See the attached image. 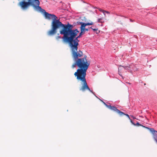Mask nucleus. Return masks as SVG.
Returning a JSON list of instances; mask_svg holds the SVG:
<instances>
[{
    "mask_svg": "<svg viewBox=\"0 0 157 157\" xmlns=\"http://www.w3.org/2000/svg\"><path fill=\"white\" fill-rule=\"evenodd\" d=\"M93 24V23L92 22H91V23H90V25H91Z\"/></svg>",
    "mask_w": 157,
    "mask_h": 157,
    "instance_id": "nucleus-17",
    "label": "nucleus"
},
{
    "mask_svg": "<svg viewBox=\"0 0 157 157\" xmlns=\"http://www.w3.org/2000/svg\"><path fill=\"white\" fill-rule=\"evenodd\" d=\"M85 26H82V27L81 28H80V31H82V33H85V32L86 31H89V29L87 28H85Z\"/></svg>",
    "mask_w": 157,
    "mask_h": 157,
    "instance_id": "nucleus-6",
    "label": "nucleus"
},
{
    "mask_svg": "<svg viewBox=\"0 0 157 157\" xmlns=\"http://www.w3.org/2000/svg\"><path fill=\"white\" fill-rule=\"evenodd\" d=\"M105 13H108V14H109L110 13V12H109L105 10Z\"/></svg>",
    "mask_w": 157,
    "mask_h": 157,
    "instance_id": "nucleus-16",
    "label": "nucleus"
},
{
    "mask_svg": "<svg viewBox=\"0 0 157 157\" xmlns=\"http://www.w3.org/2000/svg\"><path fill=\"white\" fill-rule=\"evenodd\" d=\"M103 102L104 104L109 109L116 112L117 113H121V114H123V113H122V112L118 109L116 107L114 106H112L110 105H109L107 104L104 101H103Z\"/></svg>",
    "mask_w": 157,
    "mask_h": 157,
    "instance_id": "nucleus-3",
    "label": "nucleus"
},
{
    "mask_svg": "<svg viewBox=\"0 0 157 157\" xmlns=\"http://www.w3.org/2000/svg\"><path fill=\"white\" fill-rule=\"evenodd\" d=\"M118 16H121V17H124V18H127V17H125L124 16H123L121 15H117Z\"/></svg>",
    "mask_w": 157,
    "mask_h": 157,
    "instance_id": "nucleus-15",
    "label": "nucleus"
},
{
    "mask_svg": "<svg viewBox=\"0 0 157 157\" xmlns=\"http://www.w3.org/2000/svg\"><path fill=\"white\" fill-rule=\"evenodd\" d=\"M132 118L134 119V117H133V116H132Z\"/></svg>",
    "mask_w": 157,
    "mask_h": 157,
    "instance_id": "nucleus-19",
    "label": "nucleus"
},
{
    "mask_svg": "<svg viewBox=\"0 0 157 157\" xmlns=\"http://www.w3.org/2000/svg\"><path fill=\"white\" fill-rule=\"evenodd\" d=\"M128 84H130L131 83H128Z\"/></svg>",
    "mask_w": 157,
    "mask_h": 157,
    "instance_id": "nucleus-20",
    "label": "nucleus"
},
{
    "mask_svg": "<svg viewBox=\"0 0 157 157\" xmlns=\"http://www.w3.org/2000/svg\"><path fill=\"white\" fill-rule=\"evenodd\" d=\"M123 67L125 69L128 70L129 71H130L131 72L132 69H131L132 68V65H128V66H120V68H118V70L119 71L120 68L121 67Z\"/></svg>",
    "mask_w": 157,
    "mask_h": 157,
    "instance_id": "nucleus-5",
    "label": "nucleus"
},
{
    "mask_svg": "<svg viewBox=\"0 0 157 157\" xmlns=\"http://www.w3.org/2000/svg\"><path fill=\"white\" fill-rule=\"evenodd\" d=\"M90 29H92L93 30H94V31H96L97 30H98V29H95H95L93 28H92V27H90Z\"/></svg>",
    "mask_w": 157,
    "mask_h": 157,
    "instance_id": "nucleus-13",
    "label": "nucleus"
},
{
    "mask_svg": "<svg viewBox=\"0 0 157 157\" xmlns=\"http://www.w3.org/2000/svg\"><path fill=\"white\" fill-rule=\"evenodd\" d=\"M97 22H100L101 23H102L104 22V21L103 20V18H102L98 19Z\"/></svg>",
    "mask_w": 157,
    "mask_h": 157,
    "instance_id": "nucleus-8",
    "label": "nucleus"
},
{
    "mask_svg": "<svg viewBox=\"0 0 157 157\" xmlns=\"http://www.w3.org/2000/svg\"><path fill=\"white\" fill-rule=\"evenodd\" d=\"M63 37H61L60 36H58L56 38V39L58 40L59 38H62L63 39Z\"/></svg>",
    "mask_w": 157,
    "mask_h": 157,
    "instance_id": "nucleus-14",
    "label": "nucleus"
},
{
    "mask_svg": "<svg viewBox=\"0 0 157 157\" xmlns=\"http://www.w3.org/2000/svg\"><path fill=\"white\" fill-rule=\"evenodd\" d=\"M77 22L78 25H81L80 28H82V26H83L84 24V23L82 22Z\"/></svg>",
    "mask_w": 157,
    "mask_h": 157,
    "instance_id": "nucleus-10",
    "label": "nucleus"
},
{
    "mask_svg": "<svg viewBox=\"0 0 157 157\" xmlns=\"http://www.w3.org/2000/svg\"><path fill=\"white\" fill-rule=\"evenodd\" d=\"M58 18V17L55 15L51 23V29L48 31V34L49 36L53 35L56 33L58 29L60 27L63 28L60 31V34L63 35V40L69 43L71 51L72 57L75 62L72 65V68H74L76 66L79 68L74 73V75L76 76L78 80H80L83 82L82 86L80 90L82 91L88 90L97 97L94 93L91 90L89 87L86 78V71L90 64V62L87 61L86 56L82 58H78L82 56L83 53L80 50L77 51L78 46L79 42L78 39L80 38L84 34L81 31L79 35L76 36L78 33H79L77 29H73V25L68 23L67 25H64Z\"/></svg>",
    "mask_w": 157,
    "mask_h": 157,
    "instance_id": "nucleus-1",
    "label": "nucleus"
},
{
    "mask_svg": "<svg viewBox=\"0 0 157 157\" xmlns=\"http://www.w3.org/2000/svg\"><path fill=\"white\" fill-rule=\"evenodd\" d=\"M147 128L149 130L150 132L153 135V137L156 142L157 143V131L155 130L153 128Z\"/></svg>",
    "mask_w": 157,
    "mask_h": 157,
    "instance_id": "nucleus-4",
    "label": "nucleus"
},
{
    "mask_svg": "<svg viewBox=\"0 0 157 157\" xmlns=\"http://www.w3.org/2000/svg\"><path fill=\"white\" fill-rule=\"evenodd\" d=\"M130 21L131 22H133V21L131 19H130Z\"/></svg>",
    "mask_w": 157,
    "mask_h": 157,
    "instance_id": "nucleus-18",
    "label": "nucleus"
},
{
    "mask_svg": "<svg viewBox=\"0 0 157 157\" xmlns=\"http://www.w3.org/2000/svg\"><path fill=\"white\" fill-rule=\"evenodd\" d=\"M40 4V2L39 0H23L18 3L19 6L22 10L27 9L29 6H32L35 10L43 13L45 18L49 20L51 19L52 20L55 15L46 12L44 10L39 6Z\"/></svg>",
    "mask_w": 157,
    "mask_h": 157,
    "instance_id": "nucleus-2",
    "label": "nucleus"
},
{
    "mask_svg": "<svg viewBox=\"0 0 157 157\" xmlns=\"http://www.w3.org/2000/svg\"><path fill=\"white\" fill-rule=\"evenodd\" d=\"M131 123L133 124L134 125L136 126V125H138V126H142L144 127H145V128H147V127H145V126H144L143 125L140 124L139 122H137L136 124H135V123L133 122L132 121V120H131Z\"/></svg>",
    "mask_w": 157,
    "mask_h": 157,
    "instance_id": "nucleus-7",
    "label": "nucleus"
},
{
    "mask_svg": "<svg viewBox=\"0 0 157 157\" xmlns=\"http://www.w3.org/2000/svg\"><path fill=\"white\" fill-rule=\"evenodd\" d=\"M90 25V23H84L83 26H86Z\"/></svg>",
    "mask_w": 157,
    "mask_h": 157,
    "instance_id": "nucleus-12",
    "label": "nucleus"
},
{
    "mask_svg": "<svg viewBox=\"0 0 157 157\" xmlns=\"http://www.w3.org/2000/svg\"><path fill=\"white\" fill-rule=\"evenodd\" d=\"M98 9L102 13H103L104 14V15L105 16V10H102V9H101L100 8H98Z\"/></svg>",
    "mask_w": 157,
    "mask_h": 157,
    "instance_id": "nucleus-11",
    "label": "nucleus"
},
{
    "mask_svg": "<svg viewBox=\"0 0 157 157\" xmlns=\"http://www.w3.org/2000/svg\"><path fill=\"white\" fill-rule=\"evenodd\" d=\"M122 113H123V114H121V113H117L118 114H119V115L121 116H122L123 115H125L126 116L128 117V118L130 120H131L130 119V117H129V115L128 114H125L124 113L122 112Z\"/></svg>",
    "mask_w": 157,
    "mask_h": 157,
    "instance_id": "nucleus-9",
    "label": "nucleus"
}]
</instances>
